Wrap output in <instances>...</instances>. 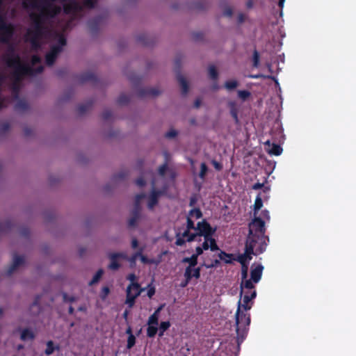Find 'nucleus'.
<instances>
[{"instance_id":"1","label":"nucleus","mask_w":356,"mask_h":356,"mask_svg":"<svg viewBox=\"0 0 356 356\" xmlns=\"http://www.w3.org/2000/svg\"><path fill=\"white\" fill-rule=\"evenodd\" d=\"M6 63L8 67L13 68V77L16 81H20L24 76H29L31 66L23 63L18 54L11 47L4 56Z\"/></svg>"},{"instance_id":"2","label":"nucleus","mask_w":356,"mask_h":356,"mask_svg":"<svg viewBox=\"0 0 356 356\" xmlns=\"http://www.w3.org/2000/svg\"><path fill=\"white\" fill-rule=\"evenodd\" d=\"M236 325V332L238 338H241L243 340L249 329L250 324V314L245 313L241 309V300L238 302V307L235 314Z\"/></svg>"},{"instance_id":"3","label":"nucleus","mask_w":356,"mask_h":356,"mask_svg":"<svg viewBox=\"0 0 356 356\" xmlns=\"http://www.w3.org/2000/svg\"><path fill=\"white\" fill-rule=\"evenodd\" d=\"M263 245H266L264 236L248 233L245 242L246 253L248 254L262 253L264 251Z\"/></svg>"},{"instance_id":"4","label":"nucleus","mask_w":356,"mask_h":356,"mask_svg":"<svg viewBox=\"0 0 356 356\" xmlns=\"http://www.w3.org/2000/svg\"><path fill=\"white\" fill-rule=\"evenodd\" d=\"M29 8L39 10V13L47 20L54 18L61 12V8L51 3L44 4L38 3V1H32L29 3Z\"/></svg>"},{"instance_id":"5","label":"nucleus","mask_w":356,"mask_h":356,"mask_svg":"<svg viewBox=\"0 0 356 356\" xmlns=\"http://www.w3.org/2000/svg\"><path fill=\"white\" fill-rule=\"evenodd\" d=\"M143 289L138 283H131L127 288L126 301L129 307L131 308L135 304L136 298L139 296Z\"/></svg>"},{"instance_id":"6","label":"nucleus","mask_w":356,"mask_h":356,"mask_svg":"<svg viewBox=\"0 0 356 356\" xmlns=\"http://www.w3.org/2000/svg\"><path fill=\"white\" fill-rule=\"evenodd\" d=\"M14 26L7 23L3 18L0 17V41L7 43L14 34Z\"/></svg>"},{"instance_id":"7","label":"nucleus","mask_w":356,"mask_h":356,"mask_svg":"<svg viewBox=\"0 0 356 356\" xmlns=\"http://www.w3.org/2000/svg\"><path fill=\"white\" fill-rule=\"evenodd\" d=\"M30 18L33 24L32 31L37 35H42L44 29V24L46 19L40 13H32L30 14Z\"/></svg>"},{"instance_id":"8","label":"nucleus","mask_w":356,"mask_h":356,"mask_svg":"<svg viewBox=\"0 0 356 356\" xmlns=\"http://www.w3.org/2000/svg\"><path fill=\"white\" fill-rule=\"evenodd\" d=\"M181 59L177 58L175 60V71L177 72V79L181 88V93L186 95L188 92V83L184 76L180 72Z\"/></svg>"},{"instance_id":"9","label":"nucleus","mask_w":356,"mask_h":356,"mask_svg":"<svg viewBox=\"0 0 356 356\" xmlns=\"http://www.w3.org/2000/svg\"><path fill=\"white\" fill-rule=\"evenodd\" d=\"M195 230L197 231L196 232L199 236L203 237L213 236L216 232V229L213 228L206 220L198 222L197 223Z\"/></svg>"},{"instance_id":"10","label":"nucleus","mask_w":356,"mask_h":356,"mask_svg":"<svg viewBox=\"0 0 356 356\" xmlns=\"http://www.w3.org/2000/svg\"><path fill=\"white\" fill-rule=\"evenodd\" d=\"M266 232L265 222L259 217H255L249 224V232L264 236Z\"/></svg>"},{"instance_id":"11","label":"nucleus","mask_w":356,"mask_h":356,"mask_svg":"<svg viewBox=\"0 0 356 356\" xmlns=\"http://www.w3.org/2000/svg\"><path fill=\"white\" fill-rule=\"evenodd\" d=\"M108 257L110 260L108 268L111 270H118L121 267V264L119 262L120 259L127 258V254L123 252H113L108 254Z\"/></svg>"},{"instance_id":"12","label":"nucleus","mask_w":356,"mask_h":356,"mask_svg":"<svg viewBox=\"0 0 356 356\" xmlns=\"http://www.w3.org/2000/svg\"><path fill=\"white\" fill-rule=\"evenodd\" d=\"M81 10L82 6L75 0H72L70 3H65L63 6V11L67 15H75Z\"/></svg>"},{"instance_id":"13","label":"nucleus","mask_w":356,"mask_h":356,"mask_svg":"<svg viewBox=\"0 0 356 356\" xmlns=\"http://www.w3.org/2000/svg\"><path fill=\"white\" fill-rule=\"evenodd\" d=\"M256 296L257 292L255 290L251 291L250 296H248V292H244L243 302H241V309H243L245 312L250 310L252 308V303L250 304V302H251V300L254 299ZM239 300L241 301V299Z\"/></svg>"},{"instance_id":"14","label":"nucleus","mask_w":356,"mask_h":356,"mask_svg":"<svg viewBox=\"0 0 356 356\" xmlns=\"http://www.w3.org/2000/svg\"><path fill=\"white\" fill-rule=\"evenodd\" d=\"M60 53L59 47H51L50 51L45 56L46 64L51 66L56 61L58 55Z\"/></svg>"},{"instance_id":"15","label":"nucleus","mask_w":356,"mask_h":356,"mask_svg":"<svg viewBox=\"0 0 356 356\" xmlns=\"http://www.w3.org/2000/svg\"><path fill=\"white\" fill-rule=\"evenodd\" d=\"M163 194V192L162 191L156 190L153 188L147 203V206L149 209H153V208L158 204L159 197Z\"/></svg>"},{"instance_id":"16","label":"nucleus","mask_w":356,"mask_h":356,"mask_svg":"<svg viewBox=\"0 0 356 356\" xmlns=\"http://www.w3.org/2000/svg\"><path fill=\"white\" fill-rule=\"evenodd\" d=\"M201 275V268L200 267H186L184 271V278H187L188 280H191L193 277L199 279Z\"/></svg>"},{"instance_id":"17","label":"nucleus","mask_w":356,"mask_h":356,"mask_svg":"<svg viewBox=\"0 0 356 356\" xmlns=\"http://www.w3.org/2000/svg\"><path fill=\"white\" fill-rule=\"evenodd\" d=\"M160 94V91L155 88H142L138 90L137 95L139 97H156Z\"/></svg>"},{"instance_id":"18","label":"nucleus","mask_w":356,"mask_h":356,"mask_svg":"<svg viewBox=\"0 0 356 356\" xmlns=\"http://www.w3.org/2000/svg\"><path fill=\"white\" fill-rule=\"evenodd\" d=\"M104 17L99 15L88 21V26L91 32L95 33L98 31L99 26L103 23Z\"/></svg>"},{"instance_id":"19","label":"nucleus","mask_w":356,"mask_h":356,"mask_svg":"<svg viewBox=\"0 0 356 356\" xmlns=\"http://www.w3.org/2000/svg\"><path fill=\"white\" fill-rule=\"evenodd\" d=\"M78 80L80 83H83L86 82H92L93 83L97 81L96 75L90 72H84L78 76Z\"/></svg>"},{"instance_id":"20","label":"nucleus","mask_w":356,"mask_h":356,"mask_svg":"<svg viewBox=\"0 0 356 356\" xmlns=\"http://www.w3.org/2000/svg\"><path fill=\"white\" fill-rule=\"evenodd\" d=\"M264 267L262 265L259 264L254 268H252L250 272L251 280L254 283H257L261 278L262 271Z\"/></svg>"},{"instance_id":"21","label":"nucleus","mask_w":356,"mask_h":356,"mask_svg":"<svg viewBox=\"0 0 356 356\" xmlns=\"http://www.w3.org/2000/svg\"><path fill=\"white\" fill-rule=\"evenodd\" d=\"M24 262V259L22 257L15 255L13 257V263L8 270V275H11L19 266L23 264Z\"/></svg>"},{"instance_id":"22","label":"nucleus","mask_w":356,"mask_h":356,"mask_svg":"<svg viewBox=\"0 0 356 356\" xmlns=\"http://www.w3.org/2000/svg\"><path fill=\"white\" fill-rule=\"evenodd\" d=\"M60 347L58 344H55L54 342L51 340L48 341L46 343V348L44 350V354L47 356L52 355L54 351L60 350Z\"/></svg>"},{"instance_id":"23","label":"nucleus","mask_w":356,"mask_h":356,"mask_svg":"<svg viewBox=\"0 0 356 356\" xmlns=\"http://www.w3.org/2000/svg\"><path fill=\"white\" fill-rule=\"evenodd\" d=\"M35 338V333L30 328H24L22 330L20 339L23 341L28 340H33Z\"/></svg>"},{"instance_id":"24","label":"nucleus","mask_w":356,"mask_h":356,"mask_svg":"<svg viewBox=\"0 0 356 356\" xmlns=\"http://www.w3.org/2000/svg\"><path fill=\"white\" fill-rule=\"evenodd\" d=\"M228 107L229 108L230 114L233 118L236 124H238L239 119L238 117V110L237 108L236 103L235 102L231 101L228 103Z\"/></svg>"},{"instance_id":"25","label":"nucleus","mask_w":356,"mask_h":356,"mask_svg":"<svg viewBox=\"0 0 356 356\" xmlns=\"http://www.w3.org/2000/svg\"><path fill=\"white\" fill-rule=\"evenodd\" d=\"M144 248H140L138 249V252H140V255L138 256V258L140 259L141 262L145 264H158L159 261H156L154 259H149L145 255H144L143 253Z\"/></svg>"},{"instance_id":"26","label":"nucleus","mask_w":356,"mask_h":356,"mask_svg":"<svg viewBox=\"0 0 356 356\" xmlns=\"http://www.w3.org/2000/svg\"><path fill=\"white\" fill-rule=\"evenodd\" d=\"M241 291H240V296H242L243 293V289L245 288L247 290H254V285L253 284V281L252 280H242L241 283Z\"/></svg>"},{"instance_id":"27","label":"nucleus","mask_w":356,"mask_h":356,"mask_svg":"<svg viewBox=\"0 0 356 356\" xmlns=\"http://www.w3.org/2000/svg\"><path fill=\"white\" fill-rule=\"evenodd\" d=\"M140 210L138 209H133L132 213H131V217L129 220V226L130 227H135L136 225V222L139 218L140 216Z\"/></svg>"},{"instance_id":"28","label":"nucleus","mask_w":356,"mask_h":356,"mask_svg":"<svg viewBox=\"0 0 356 356\" xmlns=\"http://www.w3.org/2000/svg\"><path fill=\"white\" fill-rule=\"evenodd\" d=\"M93 102L92 101H89L86 102L85 104H79L77 106V112L79 115H83L88 111L90 110L92 106Z\"/></svg>"},{"instance_id":"29","label":"nucleus","mask_w":356,"mask_h":356,"mask_svg":"<svg viewBox=\"0 0 356 356\" xmlns=\"http://www.w3.org/2000/svg\"><path fill=\"white\" fill-rule=\"evenodd\" d=\"M182 263L188 264L187 267L193 268L197 264V258L193 254L190 257H184L181 260Z\"/></svg>"},{"instance_id":"30","label":"nucleus","mask_w":356,"mask_h":356,"mask_svg":"<svg viewBox=\"0 0 356 356\" xmlns=\"http://www.w3.org/2000/svg\"><path fill=\"white\" fill-rule=\"evenodd\" d=\"M13 226L14 225L10 220L0 222V234L9 232Z\"/></svg>"},{"instance_id":"31","label":"nucleus","mask_w":356,"mask_h":356,"mask_svg":"<svg viewBox=\"0 0 356 356\" xmlns=\"http://www.w3.org/2000/svg\"><path fill=\"white\" fill-rule=\"evenodd\" d=\"M140 255V252H138V250L134 252L131 257H128L127 255V258H123L124 260H126L129 262V265L131 268H134L136 265V260Z\"/></svg>"},{"instance_id":"32","label":"nucleus","mask_w":356,"mask_h":356,"mask_svg":"<svg viewBox=\"0 0 356 356\" xmlns=\"http://www.w3.org/2000/svg\"><path fill=\"white\" fill-rule=\"evenodd\" d=\"M220 265V261L218 259L210 260L205 259L202 266H204L207 268H213Z\"/></svg>"},{"instance_id":"33","label":"nucleus","mask_w":356,"mask_h":356,"mask_svg":"<svg viewBox=\"0 0 356 356\" xmlns=\"http://www.w3.org/2000/svg\"><path fill=\"white\" fill-rule=\"evenodd\" d=\"M232 254L229 253H227L224 251H220V252L218 254V257L220 260L225 261L226 264H230L232 263Z\"/></svg>"},{"instance_id":"34","label":"nucleus","mask_w":356,"mask_h":356,"mask_svg":"<svg viewBox=\"0 0 356 356\" xmlns=\"http://www.w3.org/2000/svg\"><path fill=\"white\" fill-rule=\"evenodd\" d=\"M252 254H248L246 253V248H245V253L243 254H240L238 257L237 261L242 265L244 266L246 265V262L248 260L252 259Z\"/></svg>"},{"instance_id":"35","label":"nucleus","mask_w":356,"mask_h":356,"mask_svg":"<svg viewBox=\"0 0 356 356\" xmlns=\"http://www.w3.org/2000/svg\"><path fill=\"white\" fill-rule=\"evenodd\" d=\"M104 270L103 269H99L97 273L93 276L92 279L89 282V285L92 286L93 284L97 283L103 275Z\"/></svg>"},{"instance_id":"36","label":"nucleus","mask_w":356,"mask_h":356,"mask_svg":"<svg viewBox=\"0 0 356 356\" xmlns=\"http://www.w3.org/2000/svg\"><path fill=\"white\" fill-rule=\"evenodd\" d=\"M157 325H150L147 328V336L149 338H154L158 332Z\"/></svg>"},{"instance_id":"37","label":"nucleus","mask_w":356,"mask_h":356,"mask_svg":"<svg viewBox=\"0 0 356 356\" xmlns=\"http://www.w3.org/2000/svg\"><path fill=\"white\" fill-rule=\"evenodd\" d=\"M282 152V148L280 145L273 144L271 149L268 151V153L272 155L279 156Z\"/></svg>"},{"instance_id":"38","label":"nucleus","mask_w":356,"mask_h":356,"mask_svg":"<svg viewBox=\"0 0 356 356\" xmlns=\"http://www.w3.org/2000/svg\"><path fill=\"white\" fill-rule=\"evenodd\" d=\"M129 97L127 95L122 93L118 97L117 103L119 105H126L129 102Z\"/></svg>"},{"instance_id":"39","label":"nucleus","mask_w":356,"mask_h":356,"mask_svg":"<svg viewBox=\"0 0 356 356\" xmlns=\"http://www.w3.org/2000/svg\"><path fill=\"white\" fill-rule=\"evenodd\" d=\"M29 108V104L24 99H19L15 104V109L26 111Z\"/></svg>"},{"instance_id":"40","label":"nucleus","mask_w":356,"mask_h":356,"mask_svg":"<svg viewBox=\"0 0 356 356\" xmlns=\"http://www.w3.org/2000/svg\"><path fill=\"white\" fill-rule=\"evenodd\" d=\"M209 76L212 80L216 81L218 77V71L214 65H210L209 67Z\"/></svg>"},{"instance_id":"41","label":"nucleus","mask_w":356,"mask_h":356,"mask_svg":"<svg viewBox=\"0 0 356 356\" xmlns=\"http://www.w3.org/2000/svg\"><path fill=\"white\" fill-rule=\"evenodd\" d=\"M238 86V83L236 80H229V81H227L225 83V88L227 90H232L235 89Z\"/></svg>"},{"instance_id":"42","label":"nucleus","mask_w":356,"mask_h":356,"mask_svg":"<svg viewBox=\"0 0 356 356\" xmlns=\"http://www.w3.org/2000/svg\"><path fill=\"white\" fill-rule=\"evenodd\" d=\"M188 216L191 218L195 217L196 219L202 218V213L199 208H195L189 211Z\"/></svg>"},{"instance_id":"43","label":"nucleus","mask_w":356,"mask_h":356,"mask_svg":"<svg viewBox=\"0 0 356 356\" xmlns=\"http://www.w3.org/2000/svg\"><path fill=\"white\" fill-rule=\"evenodd\" d=\"M146 197V195L143 193H138L136 195L135 198V204L134 209H138L140 211V201Z\"/></svg>"},{"instance_id":"44","label":"nucleus","mask_w":356,"mask_h":356,"mask_svg":"<svg viewBox=\"0 0 356 356\" xmlns=\"http://www.w3.org/2000/svg\"><path fill=\"white\" fill-rule=\"evenodd\" d=\"M262 206H263L262 199L260 197V195H258L256 197V199H255V201H254V213L255 214L262 207Z\"/></svg>"},{"instance_id":"45","label":"nucleus","mask_w":356,"mask_h":356,"mask_svg":"<svg viewBox=\"0 0 356 356\" xmlns=\"http://www.w3.org/2000/svg\"><path fill=\"white\" fill-rule=\"evenodd\" d=\"M209 247L211 251H216L219 250V247L217 245L216 241L213 236H209Z\"/></svg>"},{"instance_id":"46","label":"nucleus","mask_w":356,"mask_h":356,"mask_svg":"<svg viewBox=\"0 0 356 356\" xmlns=\"http://www.w3.org/2000/svg\"><path fill=\"white\" fill-rule=\"evenodd\" d=\"M42 35H37L34 33V31H32L31 29H29L26 34V40L27 41H30V40H33L35 38V40H39Z\"/></svg>"},{"instance_id":"47","label":"nucleus","mask_w":356,"mask_h":356,"mask_svg":"<svg viewBox=\"0 0 356 356\" xmlns=\"http://www.w3.org/2000/svg\"><path fill=\"white\" fill-rule=\"evenodd\" d=\"M67 40L65 36L63 35H60L58 39V44L52 45L51 47H59L61 52L63 50V47L65 46Z\"/></svg>"},{"instance_id":"48","label":"nucleus","mask_w":356,"mask_h":356,"mask_svg":"<svg viewBox=\"0 0 356 356\" xmlns=\"http://www.w3.org/2000/svg\"><path fill=\"white\" fill-rule=\"evenodd\" d=\"M251 95L250 92L248 90H238V97L243 101H245L248 98H249Z\"/></svg>"},{"instance_id":"49","label":"nucleus","mask_w":356,"mask_h":356,"mask_svg":"<svg viewBox=\"0 0 356 356\" xmlns=\"http://www.w3.org/2000/svg\"><path fill=\"white\" fill-rule=\"evenodd\" d=\"M31 71L29 72V76H33L38 74H41L43 70L44 67L42 65H40L36 68H33L31 66Z\"/></svg>"},{"instance_id":"50","label":"nucleus","mask_w":356,"mask_h":356,"mask_svg":"<svg viewBox=\"0 0 356 356\" xmlns=\"http://www.w3.org/2000/svg\"><path fill=\"white\" fill-rule=\"evenodd\" d=\"M159 318V317L156 316V314H152L147 320V325H158Z\"/></svg>"},{"instance_id":"51","label":"nucleus","mask_w":356,"mask_h":356,"mask_svg":"<svg viewBox=\"0 0 356 356\" xmlns=\"http://www.w3.org/2000/svg\"><path fill=\"white\" fill-rule=\"evenodd\" d=\"M207 171H208L207 165H206L205 163H202L200 165V171L199 173V177L201 179H204V177L207 173Z\"/></svg>"},{"instance_id":"52","label":"nucleus","mask_w":356,"mask_h":356,"mask_svg":"<svg viewBox=\"0 0 356 356\" xmlns=\"http://www.w3.org/2000/svg\"><path fill=\"white\" fill-rule=\"evenodd\" d=\"M136 343V337L134 335H130L128 337L127 339V348L128 349H131L132 347L134 346Z\"/></svg>"},{"instance_id":"53","label":"nucleus","mask_w":356,"mask_h":356,"mask_svg":"<svg viewBox=\"0 0 356 356\" xmlns=\"http://www.w3.org/2000/svg\"><path fill=\"white\" fill-rule=\"evenodd\" d=\"M196 227L195 226V223L193 220L191 219L190 216H187L186 219V229L191 231V229L195 230Z\"/></svg>"},{"instance_id":"54","label":"nucleus","mask_w":356,"mask_h":356,"mask_svg":"<svg viewBox=\"0 0 356 356\" xmlns=\"http://www.w3.org/2000/svg\"><path fill=\"white\" fill-rule=\"evenodd\" d=\"M110 293V289L108 286H104L102 289V291L100 293V298L102 300H105Z\"/></svg>"},{"instance_id":"55","label":"nucleus","mask_w":356,"mask_h":356,"mask_svg":"<svg viewBox=\"0 0 356 356\" xmlns=\"http://www.w3.org/2000/svg\"><path fill=\"white\" fill-rule=\"evenodd\" d=\"M186 242V240L182 238L179 233H177L176 234V241L175 245L177 246H182L184 245Z\"/></svg>"},{"instance_id":"56","label":"nucleus","mask_w":356,"mask_h":356,"mask_svg":"<svg viewBox=\"0 0 356 356\" xmlns=\"http://www.w3.org/2000/svg\"><path fill=\"white\" fill-rule=\"evenodd\" d=\"M40 298H41V296L40 295H38L35 296V300L33 301V302L32 303L31 306V308H33L35 307H36L38 308V311H37V313L39 312V310L40 309Z\"/></svg>"},{"instance_id":"57","label":"nucleus","mask_w":356,"mask_h":356,"mask_svg":"<svg viewBox=\"0 0 356 356\" xmlns=\"http://www.w3.org/2000/svg\"><path fill=\"white\" fill-rule=\"evenodd\" d=\"M102 118L105 121L111 120L112 118L111 111L109 109H106V110L104 111L102 114Z\"/></svg>"},{"instance_id":"58","label":"nucleus","mask_w":356,"mask_h":356,"mask_svg":"<svg viewBox=\"0 0 356 356\" xmlns=\"http://www.w3.org/2000/svg\"><path fill=\"white\" fill-rule=\"evenodd\" d=\"M259 54L255 49L253 52V66L257 67L259 63Z\"/></svg>"},{"instance_id":"59","label":"nucleus","mask_w":356,"mask_h":356,"mask_svg":"<svg viewBox=\"0 0 356 356\" xmlns=\"http://www.w3.org/2000/svg\"><path fill=\"white\" fill-rule=\"evenodd\" d=\"M170 325H171V324H170V321H162V322H161V323L159 325V327L158 329L164 330L165 332L170 328Z\"/></svg>"},{"instance_id":"60","label":"nucleus","mask_w":356,"mask_h":356,"mask_svg":"<svg viewBox=\"0 0 356 356\" xmlns=\"http://www.w3.org/2000/svg\"><path fill=\"white\" fill-rule=\"evenodd\" d=\"M128 175L127 172H120L113 176V180L118 181L124 179Z\"/></svg>"},{"instance_id":"61","label":"nucleus","mask_w":356,"mask_h":356,"mask_svg":"<svg viewBox=\"0 0 356 356\" xmlns=\"http://www.w3.org/2000/svg\"><path fill=\"white\" fill-rule=\"evenodd\" d=\"M192 37L195 41H200L203 39L204 35L202 32H194L192 34Z\"/></svg>"},{"instance_id":"62","label":"nucleus","mask_w":356,"mask_h":356,"mask_svg":"<svg viewBox=\"0 0 356 356\" xmlns=\"http://www.w3.org/2000/svg\"><path fill=\"white\" fill-rule=\"evenodd\" d=\"M207 8V3L202 1L196 2L194 5V8L197 10H204Z\"/></svg>"},{"instance_id":"63","label":"nucleus","mask_w":356,"mask_h":356,"mask_svg":"<svg viewBox=\"0 0 356 356\" xmlns=\"http://www.w3.org/2000/svg\"><path fill=\"white\" fill-rule=\"evenodd\" d=\"M63 299L64 302H73L76 301V298L74 296H69L66 293H63Z\"/></svg>"},{"instance_id":"64","label":"nucleus","mask_w":356,"mask_h":356,"mask_svg":"<svg viewBox=\"0 0 356 356\" xmlns=\"http://www.w3.org/2000/svg\"><path fill=\"white\" fill-rule=\"evenodd\" d=\"M211 164L213 165L214 168L218 171H220L223 168L222 164L221 163L214 159L211 161Z\"/></svg>"}]
</instances>
